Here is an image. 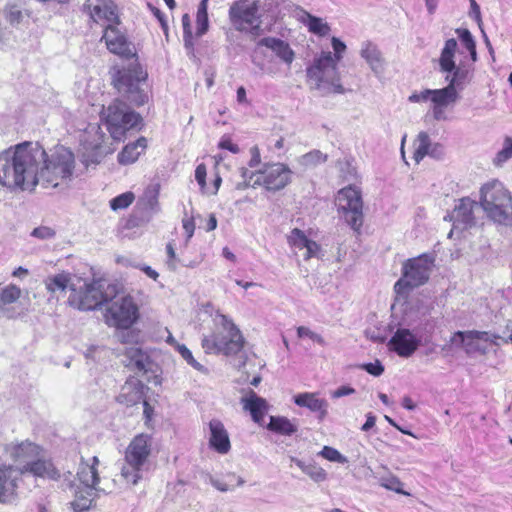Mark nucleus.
Returning a JSON list of instances; mask_svg holds the SVG:
<instances>
[{
	"mask_svg": "<svg viewBox=\"0 0 512 512\" xmlns=\"http://www.w3.org/2000/svg\"><path fill=\"white\" fill-rule=\"evenodd\" d=\"M214 321L217 330L211 335L203 336L201 341L205 352L225 356H235L240 353L243 350L245 339L233 320L227 315L217 313Z\"/></svg>",
	"mask_w": 512,
	"mask_h": 512,
	"instance_id": "1",
	"label": "nucleus"
},
{
	"mask_svg": "<svg viewBox=\"0 0 512 512\" xmlns=\"http://www.w3.org/2000/svg\"><path fill=\"white\" fill-rule=\"evenodd\" d=\"M75 169V157L66 147H56L50 154L44 150L39 182L54 188L71 181Z\"/></svg>",
	"mask_w": 512,
	"mask_h": 512,
	"instance_id": "2",
	"label": "nucleus"
},
{
	"mask_svg": "<svg viewBox=\"0 0 512 512\" xmlns=\"http://www.w3.org/2000/svg\"><path fill=\"white\" fill-rule=\"evenodd\" d=\"M306 73L308 81L313 85L312 88L322 95L345 93V88L341 84L338 64L332 60L330 51L322 52L315 57Z\"/></svg>",
	"mask_w": 512,
	"mask_h": 512,
	"instance_id": "3",
	"label": "nucleus"
},
{
	"mask_svg": "<svg viewBox=\"0 0 512 512\" xmlns=\"http://www.w3.org/2000/svg\"><path fill=\"white\" fill-rule=\"evenodd\" d=\"M480 205L494 222L508 224L512 221V195L500 181L492 180L481 187Z\"/></svg>",
	"mask_w": 512,
	"mask_h": 512,
	"instance_id": "4",
	"label": "nucleus"
},
{
	"mask_svg": "<svg viewBox=\"0 0 512 512\" xmlns=\"http://www.w3.org/2000/svg\"><path fill=\"white\" fill-rule=\"evenodd\" d=\"M150 453V435L141 433L131 440L125 450L124 459L120 466V476L126 485L133 486L139 482Z\"/></svg>",
	"mask_w": 512,
	"mask_h": 512,
	"instance_id": "5",
	"label": "nucleus"
},
{
	"mask_svg": "<svg viewBox=\"0 0 512 512\" xmlns=\"http://www.w3.org/2000/svg\"><path fill=\"white\" fill-rule=\"evenodd\" d=\"M138 318V306L130 295L115 296L105 313L106 323L119 330L117 337L123 343L132 342L135 338V334L128 329Z\"/></svg>",
	"mask_w": 512,
	"mask_h": 512,
	"instance_id": "6",
	"label": "nucleus"
},
{
	"mask_svg": "<svg viewBox=\"0 0 512 512\" xmlns=\"http://www.w3.org/2000/svg\"><path fill=\"white\" fill-rule=\"evenodd\" d=\"M20 189H33L40 178L41 162L44 161V148L39 143L23 142L16 145Z\"/></svg>",
	"mask_w": 512,
	"mask_h": 512,
	"instance_id": "7",
	"label": "nucleus"
},
{
	"mask_svg": "<svg viewBox=\"0 0 512 512\" xmlns=\"http://www.w3.org/2000/svg\"><path fill=\"white\" fill-rule=\"evenodd\" d=\"M102 118L111 137L116 141L122 140L126 131L136 129L142 124L141 115L118 99L103 109Z\"/></svg>",
	"mask_w": 512,
	"mask_h": 512,
	"instance_id": "8",
	"label": "nucleus"
},
{
	"mask_svg": "<svg viewBox=\"0 0 512 512\" xmlns=\"http://www.w3.org/2000/svg\"><path fill=\"white\" fill-rule=\"evenodd\" d=\"M147 79V72L139 64H131L127 68L118 70L114 77L116 89L123 93L127 100L136 105H144L148 101V94L142 88Z\"/></svg>",
	"mask_w": 512,
	"mask_h": 512,
	"instance_id": "9",
	"label": "nucleus"
},
{
	"mask_svg": "<svg viewBox=\"0 0 512 512\" xmlns=\"http://www.w3.org/2000/svg\"><path fill=\"white\" fill-rule=\"evenodd\" d=\"M434 321L426 319L413 333L407 328H398L388 342V347L402 358H409L422 344V336L430 337L434 331Z\"/></svg>",
	"mask_w": 512,
	"mask_h": 512,
	"instance_id": "10",
	"label": "nucleus"
},
{
	"mask_svg": "<svg viewBox=\"0 0 512 512\" xmlns=\"http://www.w3.org/2000/svg\"><path fill=\"white\" fill-rule=\"evenodd\" d=\"M434 263L431 254H422L416 258L407 260L402 269L401 278L395 283L394 289L397 293H403L425 284L430 276Z\"/></svg>",
	"mask_w": 512,
	"mask_h": 512,
	"instance_id": "11",
	"label": "nucleus"
},
{
	"mask_svg": "<svg viewBox=\"0 0 512 512\" xmlns=\"http://www.w3.org/2000/svg\"><path fill=\"white\" fill-rule=\"evenodd\" d=\"M336 204L345 222L356 232L363 224V201L361 191L352 185L342 188L337 195Z\"/></svg>",
	"mask_w": 512,
	"mask_h": 512,
	"instance_id": "12",
	"label": "nucleus"
},
{
	"mask_svg": "<svg viewBox=\"0 0 512 512\" xmlns=\"http://www.w3.org/2000/svg\"><path fill=\"white\" fill-rule=\"evenodd\" d=\"M500 335L488 331H456L450 338V343L461 348L467 355L485 354L490 344L500 345Z\"/></svg>",
	"mask_w": 512,
	"mask_h": 512,
	"instance_id": "13",
	"label": "nucleus"
},
{
	"mask_svg": "<svg viewBox=\"0 0 512 512\" xmlns=\"http://www.w3.org/2000/svg\"><path fill=\"white\" fill-rule=\"evenodd\" d=\"M106 302H108V297L103 292V285L100 281L86 283L80 291L71 287V294L68 298L70 306L83 311L97 309Z\"/></svg>",
	"mask_w": 512,
	"mask_h": 512,
	"instance_id": "14",
	"label": "nucleus"
},
{
	"mask_svg": "<svg viewBox=\"0 0 512 512\" xmlns=\"http://www.w3.org/2000/svg\"><path fill=\"white\" fill-rule=\"evenodd\" d=\"M229 17L235 29L249 31L254 36L259 35L260 21L258 7L255 2H235L229 9Z\"/></svg>",
	"mask_w": 512,
	"mask_h": 512,
	"instance_id": "15",
	"label": "nucleus"
},
{
	"mask_svg": "<svg viewBox=\"0 0 512 512\" xmlns=\"http://www.w3.org/2000/svg\"><path fill=\"white\" fill-rule=\"evenodd\" d=\"M258 171L259 175H264V187L267 191L282 190L291 182L292 171L284 163H264Z\"/></svg>",
	"mask_w": 512,
	"mask_h": 512,
	"instance_id": "16",
	"label": "nucleus"
},
{
	"mask_svg": "<svg viewBox=\"0 0 512 512\" xmlns=\"http://www.w3.org/2000/svg\"><path fill=\"white\" fill-rule=\"evenodd\" d=\"M0 184L9 189L20 188L16 145L0 152Z\"/></svg>",
	"mask_w": 512,
	"mask_h": 512,
	"instance_id": "17",
	"label": "nucleus"
},
{
	"mask_svg": "<svg viewBox=\"0 0 512 512\" xmlns=\"http://www.w3.org/2000/svg\"><path fill=\"white\" fill-rule=\"evenodd\" d=\"M73 477L71 472L65 476L64 481L67 482V486L74 489V500L71 502L73 512H85L92 507V503L97 496V492H106L105 488L98 486H84L75 484L71 479Z\"/></svg>",
	"mask_w": 512,
	"mask_h": 512,
	"instance_id": "18",
	"label": "nucleus"
},
{
	"mask_svg": "<svg viewBox=\"0 0 512 512\" xmlns=\"http://www.w3.org/2000/svg\"><path fill=\"white\" fill-rule=\"evenodd\" d=\"M104 134L100 132V127L90 126L81 136V144L84 149L83 157L86 164H96L101 159V148Z\"/></svg>",
	"mask_w": 512,
	"mask_h": 512,
	"instance_id": "19",
	"label": "nucleus"
},
{
	"mask_svg": "<svg viewBox=\"0 0 512 512\" xmlns=\"http://www.w3.org/2000/svg\"><path fill=\"white\" fill-rule=\"evenodd\" d=\"M146 389L147 387L141 380L136 377H129L121 387L116 400L128 407L134 406L144 400Z\"/></svg>",
	"mask_w": 512,
	"mask_h": 512,
	"instance_id": "20",
	"label": "nucleus"
},
{
	"mask_svg": "<svg viewBox=\"0 0 512 512\" xmlns=\"http://www.w3.org/2000/svg\"><path fill=\"white\" fill-rule=\"evenodd\" d=\"M476 202L469 198H462L449 215L455 229L465 230L475 224L473 208Z\"/></svg>",
	"mask_w": 512,
	"mask_h": 512,
	"instance_id": "21",
	"label": "nucleus"
},
{
	"mask_svg": "<svg viewBox=\"0 0 512 512\" xmlns=\"http://www.w3.org/2000/svg\"><path fill=\"white\" fill-rule=\"evenodd\" d=\"M87 7L95 20H105L109 24H119L116 5L112 0H88Z\"/></svg>",
	"mask_w": 512,
	"mask_h": 512,
	"instance_id": "22",
	"label": "nucleus"
},
{
	"mask_svg": "<svg viewBox=\"0 0 512 512\" xmlns=\"http://www.w3.org/2000/svg\"><path fill=\"white\" fill-rule=\"evenodd\" d=\"M20 474L29 473L35 477H40L50 480H58L60 478V472L54 467L50 460L42 458V454L38 456L29 465L18 467Z\"/></svg>",
	"mask_w": 512,
	"mask_h": 512,
	"instance_id": "23",
	"label": "nucleus"
},
{
	"mask_svg": "<svg viewBox=\"0 0 512 512\" xmlns=\"http://www.w3.org/2000/svg\"><path fill=\"white\" fill-rule=\"evenodd\" d=\"M210 438L209 444L213 450L220 454H226L231 448L227 430L220 420L212 419L209 422Z\"/></svg>",
	"mask_w": 512,
	"mask_h": 512,
	"instance_id": "24",
	"label": "nucleus"
},
{
	"mask_svg": "<svg viewBox=\"0 0 512 512\" xmlns=\"http://www.w3.org/2000/svg\"><path fill=\"white\" fill-rule=\"evenodd\" d=\"M12 459L21 466L29 465L42 454V448L30 441L13 445L9 450Z\"/></svg>",
	"mask_w": 512,
	"mask_h": 512,
	"instance_id": "25",
	"label": "nucleus"
},
{
	"mask_svg": "<svg viewBox=\"0 0 512 512\" xmlns=\"http://www.w3.org/2000/svg\"><path fill=\"white\" fill-rule=\"evenodd\" d=\"M98 465L99 459L97 456H93L89 460H85L83 457L81 458L76 473L79 485L98 486L100 482Z\"/></svg>",
	"mask_w": 512,
	"mask_h": 512,
	"instance_id": "26",
	"label": "nucleus"
},
{
	"mask_svg": "<svg viewBox=\"0 0 512 512\" xmlns=\"http://www.w3.org/2000/svg\"><path fill=\"white\" fill-rule=\"evenodd\" d=\"M294 403L299 407H305L311 412L318 413V419L322 421L328 411V403L325 399L319 398L316 393L303 392L293 397Z\"/></svg>",
	"mask_w": 512,
	"mask_h": 512,
	"instance_id": "27",
	"label": "nucleus"
},
{
	"mask_svg": "<svg viewBox=\"0 0 512 512\" xmlns=\"http://www.w3.org/2000/svg\"><path fill=\"white\" fill-rule=\"evenodd\" d=\"M295 12L297 19L307 27L310 33L319 37H325L331 31V28L327 22H325L320 17L310 14L300 6L296 7Z\"/></svg>",
	"mask_w": 512,
	"mask_h": 512,
	"instance_id": "28",
	"label": "nucleus"
},
{
	"mask_svg": "<svg viewBox=\"0 0 512 512\" xmlns=\"http://www.w3.org/2000/svg\"><path fill=\"white\" fill-rule=\"evenodd\" d=\"M118 24H108L101 40L105 41L108 50L114 54L123 55L127 51L126 37L117 28Z\"/></svg>",
	"mask_w": 512,
	"mask_h": 512,
	"instance_id": "29",
	"label": "nucleus"
},
{
	"mask_svg": "<svg viewBox=\"0 0 512 512\" xmlns=\"http://www.w3.org/2000/svg\"><path fill=\"white\" fill-rule=\"evenodd\" d=\"M124 355L127 359L126 366L138 372L146 373L150 370L151 360L146 351L137 346H130L125 349Z\"/></svg>",
	"mask_w": 512,
	"mask_h": 512,
	"instance_id": "30",
	"label": "nucleus"
},
{
	"mask_svg": "<svg viewBox=\"0 0 512 512\" xmlns=\"http://www.w3.org/2000/svg\"><path fill=\"white\" fill-rule=\"evenodd\" d=\"M258 45L271 49L277 57L287 64H291L294 60V52L289 44L282 39L275 37H264L259 40Z\"/></svg>",
	"mask_w": 512,
	"mask_h": 512,
	"instance_id": "31",
	"label": "nucleus"
},
{
	"mask_svg": "<svg viewBox=\"0 0 512 512\" xmlns=\"http://www.w3.org/2000/svg\"><path fill=\"white\" fill-rule=\"evenodd\" d=\"M360 54H361V57L365 59V61L370 66L371 70L376 75H380L383 73L384 59L376 45H374L373 43H371L369 41L364 42L362 44Z\"/></svg>",
	"mask_w": 512,
	"mask_h": 512,
	"instance_id": "32",
	"label": "nucleus"
},
{
	"mask_svg": "<svg viewBox=\"0 0 512 512\" xmlns=\"http://www.w3.org/2000/svg\"><path fill=\"white\" fill-rule=\"evenodd\" d=\"M243 407L249 411L252 420L256 423H260L267 411V402L264 398L257 396L254 391H250V394L242 398Z\"/></svg>",
	"mask_w": 512,
	"mask_h": 512,
	"instance_id": "33",
	"label": "nucleus"
},
{
	"mask_svg": "<svg viewBox=\"0 0 512 512\" xmlns=\"http://www.w3.org/2000/svg\"><path fill=\"white\" fill-rule=\"evenodd\" d=\"M147 148V140L145 137L138 138L135 142L129 143L118 154V162L122 165L132 164L139 156L144 153Z\"/></svg>",
	"mask_w": 512,
	"mask_h": 512,
	"instance_id": "34",
	"label": "nucleus"
},
{
	"mask_svg": "<svg viewBox=\"0 0 512 512\" xmlns=\"http://www.w3.org/2000/svg\"><path fill=\"white\" fill-rule=\"evenodd\" d=\"M12 474V467L0 466V503L10 502L14 495L16 480Z\"/></svg>",
	"mask_w": 512,
	"mask_h": 512,
	"instance_id": "35",
	"label": "nucleus"
},
{
	"mask_svg": "<svg viewBox=\"0 0 512 512\" xmlns=\"http://www.w3.org/2000/svg\"><path fill=\"white\" fill-rule=\"evenodd\" d=\"M457 49V41L454 38L445 41L444 47L439 57L440 71L443 73H451L455 68V52Z\"/></svg>",
	"mask_w": 512,
	"mask_h": 512,
	"instance_id": "36",
	"label": "nucleus"
},
{
	"mask_svg": "<svg viewBox=\"0 0 512 512\" xmlns=\"http://www.w3.org/2000/svg\"><path fill=\"white\" fill-rule=\"evenodd\" d=\"M267 429L280 435L291 436L298 431V425L284 416H270Z\"/></svg>",
	"mask_w": 512,
	"mask_h": 512,
	"instance_id": "37",
	"label": "nucleus"
},
{
	"mask_svg": "<svg viewBox=\"0 0 512 512\" xmlns=\"http://www.w3.org/2000/svg\"><path fill=\"white\" fill-rule=\"evenodd\" d=\"M431 102L437 106H449L459 99V93L456 89L447 83V86L441 89H431Z\"/></svg>",
	"mask_w": 512,
	"mask_h": 512,
	"instance_id": "38",
	"label": "nucleus"
},
{
	"mask_svg": "<svg viewBox=\"0 0 512 512\" xmlns=\"http://www.w3.org/2000/svg\"><path fill=\"white\" fill-rule=\"evenodd\" d=\"M44 284L51 294L64 293L67 288L71 290V287H74L73 284H70V274L66 272L48 276L44 280Z\"/></svg>",
	"mask_w": 512,
	"mask_h": 512,
	"instance_id": "39",
	"label": "nucleus"
},
{
	"mask_svg": "<svg viewBox=\"0 0 512 512\" xmlns=\"http://www.w3.org/2000/svg\"><path fill=\"white\" fill-rule=\"evenodd\" d=\"M327 154L322 153L320 150H312L298 158V163L305 169L314 168L327 161Z\"/></svg>",
	"mask_w": 512,
	"mask_h": 512,
	"instance_id": "40",
	"label": "nucleus"
},
{
	"mask_svg": "<svg viewBox=\"0 0 512 512\" xmlns=\"http://www.w3.org/2000/svg\"><path fill=\"white\" fill-rule=\"evenodd\" d=\"M20 296L21 289L14 284L0 288V312L4 310L5 306L15 303Z\"/></svg>",
	"mask_w": 512,
	"mask_h": 512,
	"instance_id": "41",
	"label": "nucleus"
},
{
	"mask_svg": "<svg viewBox=\"0 0 512 512\" xmlns=\"http://www.w3.org/2000/svg\"><path fill=\"white\" fill-rule=\"evenodd\" d=\"M461 44L467 49L470 54L471 60L473 62L477 61V50H476V42L471 34V32L467 28H457L455 30Z\"/></svg>",
	"mask_w": 512,
	"mask_h": 512,
	"instance_id": "42",
	"label": "nucleus"
},
{
	"mask_svg": "<svg viewBox=\"0 0 512 512\" xmlns=\"http://www.w3.org/2000/svg\"><path fill=\"white\" fill-rule=\"evenodd\" d=\"M469 71L466 68H461L455 65L451 73H447L445 81L452 85L454 89H462L468 80Z\"/></svg>",
	"mask_w": 512,
	"mask_h": 512,
	"instance_id": "43",
	"label": "nucleus"
},
{
	"mask_svg": "<svg viewBox=\"0 0 512 512\" xmlns=\"http://www.w3.org/2000/svg\"><path fill=\"white\" fill-rule=\"evenodd\" d=\"M431 148L430 137L426 132H420L415 142V150L413 158L416 163H419L425 156L428 155Z\"/></svg>",
	"mask_w": 512,
	"mask_h": 512,
	"instance_id": "44",
	"label": "nucleus"
},
{
	"mask_svg": "<svg viewBox=\"0 0 512 512\" xmlns=\"http://www.w3.org/2000/svg\"><path fill=\"white\" fill-rule=\"evenodd\" d=\"M5 16H6V20L12 26H18L29 15L27 13H24L19 5L10 4V5H7V7L5 9Z\"/></svg>",
	"mask_w": 512,
	"mask_h": 512,
	"instance_id": "45",
	"label": "nucleus"
},
{
	"mask_svg": "<svg viewBox=\"0 0 512 512\" xmlns=\"http://www.w3.org/2000/svg\"><path fill=\"white\" fill-rule=\"evenodd\" d=\"M213 486L218 489L219 491L226 492L233 490L235 487L241 486L244 484V480L236 476L235 474H229L226 477V481H220V480H214Z\"/></svg>",
	"mask_w": 512,
	"mask_h": 512,
	"instance_id": "46",
	"label": "nucleus"
},
{
	"mask_svg": "<svg viewBox=\"0 0 512 512\" xmlns=\"http://www.w3.org/2000/svg\"><path fill=\"white\" fill-rule=\"evenodd\" d=\"M134 199H135V196L132 192L128 191V192L122 193L110 200V208L113 211L126 209L133 203Z\"/></svg>",
	"mask_w": 512,
	"mask_h": 512,
	"instance_id": "47",
	"label": "nucleus"
},
{
	"mask_svg": "<svg viewBox=\"0 0 512 512\" xmlns=\"http://www.w3.org/2000/svg\"><path fill=\"white\" fill-rule=\"evenodd\" d=\"M379 482H380V485L382 487L386 488L387 490H391V491H394V492H396L398 494H402V495H409L408 492H406L402 489L403 483L396 476H393V475L382 476L379 479Z\"/></svg>",
	"mask_w": 512,
	"mask_h": 512,
	"instance_id": "48",
	"label": "nucleus"
},
{
	"mask_svg": "<svg viewBox=\"0 0 512 512\" xmlns=\"http://www.w3.org/2000/svg\"><path fill=\"white\" fill-rule=\"evenodd\" d=\"M177 351L182 356V358L194 369L197 371H200L201 373L207 374L208 369L200 364L192 355V352L184 345V344H178L177 345Z\"/></svg>",
	"mask_w": 512,
	"mask_h": 512,
	"instance_id": "49",
	"label": "nucleus"
},
{
	"mask_svg": "<svg viewBox=\"0 0 512 512\" xmlns=\"http://www.w3.org/2000/svg\"><path fill=\"white\" fill-rule=\"evenodd\" d=\"M309 240L305 233L298 228H294L288 235V243L298 249H304Z\"/></svg>",
	"mask_w": 512,
	"mask_h": 512,
	"instance_id": "50",
	"label": "nucleus"
},
{
	"mask_svg": "<svg viewBox=\"0 0 512 512\" xmlns=\"http://www.w3.org/2000/svg\"><path fill=\"white\" fill-rule=\"evenodd\" d=\"M305 474L314 482H323L327 478V472L313 460L309 461Z\"/></svg>",
	"mask_w": 512,
	"mask_h": 512,
	"instance_id": "51",
	"label": "nucleus"
},
{
	"mask_svg": "<svg viewBox=\"0 0 512 512\" xmlns=\"http://www.w3.org/2000/svg\"><path fill=\"white\" fill-rule=\"evenodd\" d=\"M318 455L335 463L344 464L347 462V458L344 455H342L337 449L330 446H324Z\"/></svg>",
	"mask_w": 512,
	"mask_h": 512,
	"instance_id": "52",
	"label": "nucleus"
},
{
	"mask_svg": "<svg viewBox=\"0 0 512 512\" xmlns=\"http://www.w3.org/2000/svg\"><path fill=\"white\" fill-rule=\"evenodd\" d=\"M259 174V171H250L248 168L241 167L240 168V175L242 177V181L236 183L235 189L236 190H245L247 188L251 187V181L254 179L256 175Z\"/></svg>",
	"mask_w": 512,
	"mask_h": 512,
	"instance_id": "53",
	"label": "nucleus"
},
{
	"mask_svg": "<svg viewBox=\"0 0 512 512\" xmlns=\"http://www.w3.org/2000/svg\"><path fill=\"white\" fill-rule=\"evenodd\" d=\"M512 157V138L507 136L504 139L502 149L497 153L495 161L503 163Z\"/></svg>",
	"mask_w": 512,
	"mask_h": 512,
	"instance_id": "54",
	"label": "nucleus"
},
{
	"mask_svg": "<svg viewBox=\"0 0 512 512\" xmlns=\"http://www.w3.org/2000/svg\"><path fill=\"white\" fill-rule=\"evenodd\" d=\"M331 45L334 51V54H332V60L338 64L346 51V44L338 37L333 36L331 38Z\"/></svg>",
	"mask_w": 512,
	"mask_h": 512,
	"instance_id": "55",
	"label": "nucleus"
},
{
	"mask_svg": "<svg viewBox=\"0 0 512 512\" xmlns=\"http://www.w3.org/2000/svg\"><path fill=\"white\" fill-rule=\"evenodd\" d=\"M297 336L299 338L308 337L312 341H314L320 345H325V341L321 335L311 331L308 327H305V326H299L297 328Z\"/></svg>",
	"mask_w": 512,
	"mask_h": 512,
	"instance_id": "56",
	"label": "nucleus"
},
{
	"mask_svg": "<svg viewBox=\"0 0 512 512\" xmlns=\"http://www.w3.org/2000/svg\"><path fill=\"white\" fill-rule=\"evenodd\" d=\"M56 235V232L53 228L47 227V226H40L31 232V236L38 238L40 240H49L54 238Z\"/></svg>",
	"mask_w": 512,
	"mask_h": 512,
	"instance_id": "57",
	"label": "nucleus"
},
{
	"mask_svg": "<svg viewBox=\"0 0 512 512\" xmlns=\"http://www.w3.org/2000/svg\"><path fill=\"white\" fill-rule=\"evenodd\" d=\"M360 368L375 377L382 375L384 372V366L379 360H376L373 363H364L360 365Z\"/></svg>",
	"mask_w": 512,
	"mask_h": 512,
	"instance_id": "58",
	"label": "nucleus"
},
{
	"mask_svg": "<svg viewBox=\"0 0 512 512\" xmlns=\"http://www.w3.org/2000/svg\"><path fill=\"white\" fill-rule=\"evenodd\" d=\"M209 27L208 15H196V34L198 36L204 35Z\"/></svg>",
	"mask_w": 512,
	"mask_h": 512,
	"instance_id": "59",
	"label": "nucleus"
},
{
	"mask_svg": "<svg viewBox=\"0 0 512 512\" xmlns=\"http://www.w3.org/2000/svg\"><path fill=\"white\" fill-rule=\"evenodd\" d=\"M431 89H424L420 92L412 93L408 100L412 103L426 102L428 100L431 101Z\"/></svg>",
	"mask_w": 512,
	"mask_h": 512,
	"instance_id": "60",
	"label": "nucleus"
},
{
	"mask_svg": "<svg viewBox=\"0 0 512 512\" xmlns=\"http://www.w3.org/2000/svg\"><path fill=\"white\" fill-rule=\"evenodd\" d=\"M306 253L304 256L305 260H308L313 257H319V253L321 251V247L318 243L313 240H309L308 244L305 246Z\"/></svg>",
	"mask_w": 512,
	"mask_h": 512,
	"instance_id": "61",
	"label": "nucleus"
},
{
	"mask_svg": "<svg viewBox=\"0 0 512 512\" xmlns=\"http://www.w3.org/2000/svg\"><path fill=\"white\" fill-rule=\"evenodd\" d=\"M206 175V166L203 163L199 164L195 169V179L202 190L206 186Z\"/></svg>",
	"mask_w": 512,
	"mask_h": 512,
	"instance_id": "62",
	"label": "nucleus"
},
{
	"mask_svg": "<svg viewBox=\"0 0 512 512\" xmlns=\"http://www.w3.org/2000/svg\"><path fill=\"white\" fill-rule=\"evenodd\" d=\"M218 146H219V148L228 150V151L232 152L233 154H237L240 151L238 145L234 144L232 142L231 138L227 137V136H223L220 139Z\"/></svg>",
	"mask_w": 512,
	"mask_h": 512,
	"instance_id": "63",
	"label": "nucleus"
},
{
	"mask_svg": "<svg viewBox=\"0 0 512 512\" xmlns=\"http://www.w3.org/2000/svg\"><path fill=\"white\" fill-rule=\"evenodd\" d=\"M250 155H251V158L248 162V166L250 168H255L257 166H259L261 164V155H260V150L258 148V146H253L250 148Z\"/></svg>",
	"mask_w": 512,
	"mask_h": 512,
	"instance_id": "64",
	"label": "nucleus"
}]
</instances>
